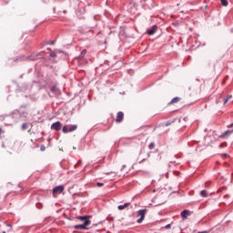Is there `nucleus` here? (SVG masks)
<instances>
[{
	"mask_svg": "<svg viewBox=\"0 0 233 233\" xmlns=\"http://www.w3.org/2000/svg\"><path fill=\"white\" fill-rule=\"evenodd\" d=\"M75 130H77V125H73L68 128V126H64L62 128V132L64 134H68L69 132H75Z\"/></svg>",
	"mask_w": 233,
	"mask_h": 233,
	"instance_id": "f257e3e1",
	"label": "nucleus"
},
{
	"mask_svg": "<svg viewBox=\"0 0 233 233\" xmlns=\"http://www.w3.org/2000/svg\"><path fill=\"white\" fill-rule=\"evenodd\" d=\"M90 223H91L90 220H86L83 224L76 225L74 228L76 230H86V227H88Z\"/></svg>",
	"mask_w": 233,
	"mask_h": 233,
	"instance_id": "f03ea898",
	"label": "nucleus"
},
{
	"mask_svg": "<svg viewBox=\"0 0 233 233\" xmlns=\"http://www.w3.org/2000/svg\"><path fill=\"white\" fill-rule=\"evenodd\" d=\"M145 214H147V209H140L137 211V217L140 218L137 220V223H143L145 219Z\"/></svg>",
	"mask_w": 233,
	"mask_h": 233,
	"instance_id": "7ed1b4c3",
	"label": "nucleus"
},
{
	"mask_svg": "<svg viewBox=\"0 0 233 233\" xmlns=\"http://www.w3.org/2000/svg\"><path fill=\"white\" fill-rule=\"evenodd\" d=\"M62 127H63V125L61 124V122L57 121L51 125V130H56V132H59V130H61Z\"/></svg>",
	"mask_w": 233,
	"mask_h": 233,
	"instance_id": "20e7f679",
	"label": "nucleus"
},
{
	"mask_svg": "<svg viewBox=\"0 0 233 233\" xmlns=\"http://www.w3.org/2000/svg\"><path fill=\"white\" fill-rule=\"evenodd\" d=\"M63 190H65V187L63 186H56L54 189H53V194L56 196V194H61L63 193Z\"/></svg>",
	"mask_w": 233,
	"mask_h": 233,
	"instance_id": "39448f33",
	"label": "nucleus"
},
{
	"mask_svg": "<svg viewBox=\"0 0 233 233\" xmlns=\"http://www.w3.org/2000/svg\"><path fill=\"white\" fill-rule=\"evenodd\" d=\"M124 118H125V114L120 111L116 115V123H121V121H123Z\"/></svg>",
	"mask_w": 233,
	"mask_h": 233,
	"instance_id": "423d86ee",
	"label": "nucleus"
},
{
	"mask_svg": "<svg viewBox=\"0 0 233 233\" xmlns=\"http://www.w3.org/2000/svg\"><path fill=\"white\" fill-rule=\"evenodd\" d=\"M157 32V25H153L152 28L147 29V35H154Z\"/></svg>",
	"mask_w": 233,
	"mask_h": 233,
	"instance_id": "0eeeda50",
	"label": "nucleus"
},
{
	"mask_svg": "<svg viewBox=\"0 0 233 233\" xmlns=\"http://www.w3.org/2000/svg\"><path fill=\"white\" fill-rule=\"evenodd\" d=\"M188 216H190V211L187 210V209H184L182 212H181V218L182 219H187V218H188Z\"/></svg>",
	"mask_w": 233,
	"mask_h": 233,
	"instance_id": "6e6552de",
	"label": "nucleus"
},
{
	"mask_svg": "<svg viewBox=\"0 0 233 233\" xmlns=\"http://www.w3.org/2000/svg\"><path fill=\"white\" fill-rule=\"evenodd\" d=\"M230 134H233V129L225 131L222 133V135H220V137H227L228 136H230Z\"/></svg>",
	"mask_w": 233,
	"mask_h": 233,
	"instance_id": "1a4fd4ad",
	"label": "nucleus"
},
{
	"mask_svg": "<svg viewBox=\"0 0 233 233\" xmlns=\"http://www.w3.org/2000/svg\"><path fill=\"white\" fill-rule=\"evenodd\" d=\"M127 207H130V203H125L124 205H119L117 207L118 210H125Z\"/></svg>",
	"mask_w": 233,
	"mask_h": 233,
	"instance_id": "9d476101",
	"label": "nucleus"
},
{
	"mask_svg": "<svg viewBox=\"0 0 233 233\" xmlns=\"http://www.w3.org/2000/svg\"><path fill=\"white\" fill-rule=\"evenodd\" d=\"M85 56H86V49H84L81 54L78 56V60L81 61L85 58Z\"/></svg>",
	"mask_w": 233,
	"mask_h": 233,
	"instance_id": "9b49d317",
	"label": "nucleus"
},
{
	"mask_svg": "<svg viewBox=\"0 0 233 233\" xmlns=\"http://www.w3.org/2000/svg\"><path fill=\"white\" fill-rule=\"evenodd\" d=\"M180 100L181 98L176 96L170 101V105H174V103H179Z\"/></svg>",
	"mask_w": 233,
	"mask_h": 233,
	"instance_id": "f8f14e48",
	"label": "nucleus"
},
{
	"mask_svg": "<svg viewBox=\"0 0 233 233\" xmlns=\"http://www.w3.org/2000/svg\"><path fill=\"white\" fill-rule=\"evenodd\" d=\"M149 150H154V148H156V143L151 142L148 146Z\"/></svg>",
	"mask_w": 233,
	"mask_h": 233,
	"instance_id": "ddd939ff",
	"label": "nucleus"
},
{
	"mask_svg": "<svg viewBox=\"0 0 233 233\" xmlns=\"http://www.w3.org/2000/svg\"><path fill=\"white\" fill-rule=\"evenodd\" d=\"M232 99V95H229L225 100H224V105H227V103H228V101Z\"/></svg>",
	"mask_w": 233,
	"mask_h": 233,
	"instance_id": "4468645a",
	"label": "nucleus"
},
{
	"mask_svg": "<svg viewBox=\"0 0 233 233\" xmlns=\"http://www.w3.org/2000/svg\"><path fill=\"white\" fill-rule=\"evenodd\" d=\"M220 1H221V5L223 6H228V1H227V0H220Z\"/></svg>",
	"mask_w": 233,
	"mask_h": 233,
	"instance_id": "2eb2a0df",
	"label": "nucleus"
},
{
	"mask_svg": "<svg viewBox=\"0 0 233 233\" xmlns=\"http://www.w3.org/2000/svg\"><path fill=\"white\" fill-rule=\"evenodd\" d=\"M200 196H202V198H207V190L200 191Z\"/></svg>",
	"mask_w": 233,
	"mask_h": 233,
	"instance_id": "dca6fc26",
	"label": "nucleus"
},
{
	"mask_svg": "<svg viewBox=\"0 0 233 233\" xmlns=\"http://www.w3.org/2000/svg\"><path fill=\"white\" fill-rule=\"evenodd\" d=\"M78 219H80V221H88V219H86V216L78 217Z\"/></svg>",
	"mask_w": 233,
	"mask_h": 233,
	"instance_id": "f3484780",
	"label": "nucleus"
},
{
	"mask_svg": "<svg viewBox=\"0 0 233 233\" xmlns=\"http://www.w3.org/2000/svg\"><path fill=\"white\" fill-rule=\"evenodd\" d=\"M26 128H28V124L24 123V124L22 125V130H26Z\"/></svg>",
	"mask_w": 233,
	"mask_h": 233,
	"instance_id": "a211bd4d",
	"label": "nucleus"
},
{
	"mask_svg": "<svg viewBox=\"0 0 233 233\" xmlns=\"http://www.w3.org/2000/svg\"><path fill=\"white\" fill-rule=\"evenodd\" d=\"M40 150L41 152H45V150H46V147L45 146H41Z\"/></svg>",
	"mask_w": 233,
	"mask_h": 233,
	"instance_id": "6ab92c4d",
	"label": "nucleus"
},
{
	"mask_svg": "<svg viewBox=\"0 0 233 233\" xmlns=\"http://www.w3.org/2000/svg\"><path fill=\"white\" fill-rule=\"evenodd\" d=\"M170 125H172V122L170 121L165 123V127H170Z\"/></svg>",
	"mask_w": 233,
	"mask_h": 233,
	"instance_id": "aec40b11",
	"label": "nucleus"
},
{
	"mask_svg": "<svg viewBox=\"0 0 233 233\" xmlns=\"http://www.w3.org/2000/svg\"><path fill=\"white\" fill-rule=\"evenodd\" d=\"M105 186V184H103V183H101V182H98V183H96V187H104Z\"/></svg>",
	"mask_w": 233,
	"mask_h": 233,
	"instance_id": "412c9836",
	"label": "nucleus"
},
{
	"mask_svg": "<svg viewBox=\"0 0 233 233\" xmlns=\"http://www.w3.org/2000/svg\"><path fill=\"white\" fill-rule=\"evenodd\" d=\"M56 52H52V53L50 54V57H56Z\"/></svg>",
	"mask_w": 233,
	"mask_h": 233,
	"instance_id": "4be33fe9",
	"label": "nucleus"
},
{
	"mask_svg": "<svg viewBox=\"0 0 233 233\" xmlns=\"http://www.w3.org/2000/svg\"><path fill=\"white\" fill-rule=\"evenodd\" d=\"M165 228H167V229H168V228H172V225L167 224V225H166V226H165Z\"/></svg>",
	"mask_w": 233,
	"mask_h": 233,
	"instance_id": "5701e85b",
	"label": "nucleus"
},
{
	"mask_svg": "<svg viewBox=\"0 0 233 233\" xmlns=\"http://www.w3.org/2000/svg\"><path fill=\"white\" fill-rule=\"evenodd\" d=\"M7 227H8V230H12V225H10V224H7Z\"/></svg>",
	"mask_w": 233,
	"mask_h": 233,
	"instance_id": "b1692460",
	"label": "nucleus"
},
{
	"mask_svg": "<svg viewBox=\"0 0 233 233\" xmlns=\"http://www.w3.org/2000/svg\"><path fill=\"white\" fill-rule=\"evenodd\" d=\"M222 157H228V155H227V154H222Z\"/></svg>",
	"mask_w": 233,
	"mask_h": 233,
	"instance_id": "393cba45",
	"label": "nucleus"
},
{
	"mask_svg": "<svg viewBox=\"0 0 233 233\" xmlns=\"http://www.w3.org/2000/svg\"><path fill=\"white\" fill-rule=\"evenodd\" d=\"M3 134V129L0 127V136Z\"/></svg>",
	"mask_w": 233,
	"mask_h": 233,
	"instance_id": "a878e982",
	"label": "nucleus"
},
{
	"mask_svg": "<svg viewBox=\"0 0 233 233\" xmlns=\"http://www.w3.org/2000/svg\"><path fill=\"white\" fill-rule=\"evenodd\" d=\"M54 44H55V42H54V41H52V42H50V43H49V45H54Z\"/></svg>",
	"mask_w": 233,
	"mask_h": 233,
	"instance_id": "bb28decb",
	"label": "nucleus"
},
{
	"mask_svg": "<svg viewBox=\"0 0 233 233\" xmlns=\"http://www.w3.org/2000/svg\"><path fill=\"white\" fill-rule=\"evenodd\" d=\"M23 59H24L23 57H20V61H23Z\"/></svg>",
	"mask_w": 233,
	"mask_h": 233,
	"instance_id": "cd10ccee",
	"label": "nucleus"
},
{
	"mask_svg": "<svg viewBox=\"0 0 233 233\" xmlns=\"http://www.w3.org/2000/svg\"><path fill=\"white\" fill-rule=\"evenodd\" d=\"M229 127H233V123L232 124H230V126Z\"/></svg>",
	"mask_w": 233,
	"mask_h": 233,
	"instance_id": "c85d7f7f",
	"label": "nucleus"
},
{
	"mask_svg": "<svg viewBox=\"0 0 233 233\" xmlns=\"http://www.w3.org/2000/svg\"><path fill=\"white\" fill-rule=\"evenodd\" d=\"M3 233H6V231H3Z\"/></svg>",
	"mask_w": 233,
	"mask_h": 233,
	"instance_id": "c756f323",
	"label": "nucleus"
},
{
	"mask_svg": "<svg viewBox=\"0 0 233 233\" xmlns=\"http://www.w3.org/2000/svg\"><path fill=\"white\" fill-rule=\"evenodd\" d=\"M143 1H147V0H143Z\"/></svg>",
	"mask_w": 233,
	"mask_h": 233,
	"instance_id": "7c9ffc66",
	"label": "nucleus"
}]
</instances>
